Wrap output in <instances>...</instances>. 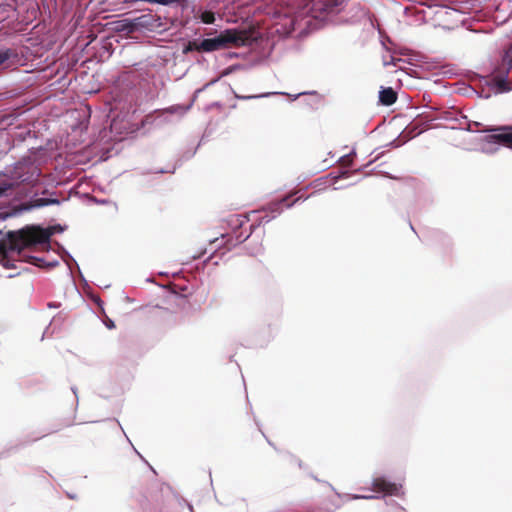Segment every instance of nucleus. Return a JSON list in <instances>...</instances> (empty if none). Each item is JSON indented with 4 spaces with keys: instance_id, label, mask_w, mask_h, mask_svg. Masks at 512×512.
I'll return each mask as SVG.
<instances>
[{
    "instance_id": "f257e3e1",
    "label": "nucleus",
    "mask_w": 512,
    "mask_h": 512,
    "mask_svg": "<svg viewBox=\"0 0 512 512\" xmlns=\"http://www.w3.org/2000/svg\"><path fill=\"white\" fill-rule=\"evenodd\" d=\"M52 232L39 227H27L19 231H9L0 242V256L17 253L30 244H44L49 241Z\"/></svg>"
},
{
    "instance_id": "f03ea898",
    "label": "nucleus",
    "mask_w": 512,
    "mask_h": 512,
    "mask_svg": "<svg viewBox=\"0 0 512 512\" xmlns=\"http://www.w3.org/2000/svg\"><path fill=\"white\" fill-rule=\"evenodd\" d=\"M40 170L32 158L25 157L11 166H7L0 180V198L8 190L20 183L33 184L38 181Z\"/></svg>"
},
{
    "instance_id": "7ed1b4c3",
    "label": "nucleus",
    "mask_w": 512,
    "mask_h": 512,
    "mask_svg": "<svg viewBox=\"0 0 512 512\" xmlns=\"http://www.w3.org/2000/svg\"><path fill=\"white\" fill-rule=\"evenodd\" d=\"M246 40L247 34L245 32L236 29H227L214 38L202 40L199 45V50L212 52L230 46H242L245 45Z\"/></svg>"
},
{
    "instance_id": "20e7f679",
    "label": "nucleus",
    "mask_w": 512,
    "mask_h": 512,
    "mask_svg": "<svg viewBox=\"0 0 512 512\" xmlns=\"http://www.w3.org/2000/svg\"><path fill=\"white\" fill-rule=\"evenodd\" d=\"M492 81L499 91L512 90V44L505 51L501 62L494 69Z\"/></svg>"
},
{
    "instance_id": "39448f33",
    "label": "nucleus",
    "mask_w": 512,
    "mask_h": 512,
    "mask_svg": "<svg viewBox=\"0 0 512 512\" xmlns=\"http://www.w3.org/2000/svg\"><path fill=\"white\" fill-rule=\"evenodd\" d=\"M373 489L376 492H381L386 495H397L400 486L396 483L390 482L383 477H377L373 480Z\"/></svg>"
},
{
    "instance_id": "423d86ee",
    "label": "nucleus",
    "mask_w": 512,
    "mask_h": 512,
    "mask_svg": "<svg viewBox=\"0 0 512 512\" xmlns=\"http://www.w3.org/2000/svg\"><path fill=\"white\" fill-rule=\"evenodd\" d=\"M498 130L499 133L489 136L490 141L512 147V126L501 127Z\"/></svg>"
},
{
    "instance_id": "0eeeda50",
    "label": "nucleus",
    "mask_w": 512,
    "mask_h": 512,
    "mask_svg": "<svg viewBox=\"0 0 512 512\" xmlns=\"http://www.w3.org/2000/svg\"><path fill=\"white\" fill-rule=\"evenodd\" d=\"M397 100V93L391 87L382 88L379 92V101L382 105L390 106Z\"/></svg>"
},
{
    "instance_id": "6e6552de",
    "label": "nucleus",
    "mask_w": 512,
    "mask_h": 512,
    "mask_svg": "<svg viewBox=\"0 0 512 512\" xmlns=\"http://www.w3.org/2000/svg\"><path fill=\"white\" fill-rule=\"evenodd\" d=\"M301 96H306L308 98H305L304 99V102L312 107V108H316L317 105L319 104L320 102V99H319V95L317 93V91H311V92H301V93H298V94H294V95H291V100L292 101H295L296 99H298L299 97Z\"/></svg>"
},
{
    "instance_id": "1a4fd4ad",
    "label": "nucleus",
    "mask_w": 512,
    "mask_h": 512,
    "mask_svg": "<svg viewBox=\"0 0 512 512\" xmlns=\"http://www.w3.org/2000/svg\"><path fill=\"white\" fill-rule=\"evenodd\" d=\"M203 89H197L194 93V97L192 99V101L184 106V105H173L167 109L164 110V112L166 113H170V114H178L180 116H183L187 111L190 110V108L192 107L196 97L198 96V94L202 91Z\"/></svg>"
},
{
    "instance_id": "9d476101",
    "label": "nucleus",
    "mask_w": 512,
    "mask_h": 512,
    "mask_svg": "<svg viewBox=\"0 0 512 512\" xmlns=\"http://www.w3.org/2000/svg\"><path fill=\"white\" fill-rule=\"evenodd\" d=\"M51 204H59L57 199H45V198H37L33 200L29 205L24 206V210H30L33 208L44 207Z\"/></svg>"
},
{
    "instance_id": "9b49d317",
    "label": "nucleus",
    "mask_w": 512,
    "mask_h": 512,
    "mask_svg": "<svg viewBox=\"0 0 512 512\" xmlns=\"http://www.w3.org/2000/svg\"><path fill=\"white\" fill-rule=\"evenodd\" d=\"M344 0H322V12H333L335 11Z\"/></svg>"
},
{
    "instance_id": "f8f14e48",
    "label": "nucleus",
    "mask_w": 512,
    "mask_h": 512,
    "mask_svg": "<svg viewBox=\"0 0 512 512\" xmlns=\"http://www.w3.org/2000/svg\"><path fill=\"white\" fill-rule=\"evenodd\" d=\"M276 94H284V93L283 92H266V93H262V94H258V95H247V96L238 95L235 93V97L237 99L250 100V99H258V98H266V97H270V96L276 95Z\"/></svg>"
},
{
    "instance_id": "ddd939ff",
    "label": "nucleus",
    "mask_w": 512,
    "mask_h": 512,
    "mask_svg": "<svg viewBox=\"0 0 512 512\" xmlns=\"http://www.w3.org/2000/svg\"><path fill=\"white\" fill-rule=\"evenodd\" d=\"M200 19L205 24H212L215 21V15L211 11H203L200 14Z\"/></svg>"
},
{
    "instance_id": "4468645a",
    "label": "nucleus",
    "mask_w": 512,
    "mask_h": 512,
    "mask_svg": "<svg viewBox=\"0 0 512 512\" xmlns=\"http://www.w3.org/2000/svg\"><path fill=\"white\" fill-rule=\"evenodd\" d=\"M126 2H148L152 4H160V5H168L172 3L174 0H125Z\"/></svg>"
},
{
    "instance_id": "2eb2a0df",
    "label": "nucleus",
    "mask_w": 512,
    "mask_h": 512,
    "mask_svg": "<svg viewBox=\"0 0 512 512\" xmlns=\"http://www.w3.org/2000/svg\"><path fill=\"white\" fill-rule=\"evenodd\" d=\"M10 254L2 255L0 262L4 268H16L15 264L8 258Z\"/></svg>"
},
{
    "instance_id": "dca6fc26",
    "label": "nucleus",
    "mask_w": 512,
    "mask_h": 512,
    "mask_svg": "<svg viewBox=\"0 0 512 512\" xmlns=\"http://www.w3.org/2000/svg\"><path fill=\"white\" fill-rule=\"evenodd\" d=\"M341 162V165L344 167H349L352 165L353 156L352 155H345L338 159Z\"/></svg>"
},
{
    "instance_id": "f3484780",
    "label": "nucleus",
    "mask_w": 512,
    "mask_h": 512,
    "mask_svg": "<svg viewBox=\"0 0 512 512\" xmlns=\"http://www.w3.org/2000/svg\"><path fill=\"white\" fill-rule=\"evenodd\" d=\"M8 59L7 53H0V64L5 62Z\"/></svg>"
},
{
    "instance_id": "a211bd4d",
    "label": "nucleus",
    "mask_w": 512,
    "mask_h": 512,
    "mask_svg": "<svg viewBox=\"0 0 512 512\" xmlns=\"http://www.w3.org/2000/svg\"><path fill=\"white\" fill-rule=\"evenodd\" d=\"M286 201H287V199H282V201H281V202H279V203L275 204V206H277V211H278V213H280V208H279V207H280L283 203H285Z\"/></svg>"
},
{
    "instance_id": "6ab92c4d",
    "label": "nucleus",
    "mask_w": 512,
    "mask_h": 512,
    "mask_svg": "<svg viewBox=\"0 0 512 512\" xmlns=\"http://www.w3.org/2000/svg\"><path fill=\"white\" fill-rule=\"evenodd\" d=\"M109 329H112L115 327L113 321L109 320V322L106 324Z\"/></svg>"
},
{
    "instance_id": "aec40b11",
    "label": "nucleus",
    "mask_w": 512,
    "mask_h": 512,
    "mask_svg": "<svg viewBox=\"0 0 512 512\" xmlns=\"http://www.w3.org/2000/svg\"><path fill=\"white\" fill-rule=\"evenodd\" d=\"M355 498H364V499H368V498H373V497H372V496H361V497L356 496Z\"/></svg>"
},
{
    "instance_id": "412c9836",
    "label": "nucleus",
    "mask_w": 512,
    "mask_h": 512,
    "mask_svg": "<svg viewBox=\"0 0 512 512\" xmlns=\"http://www.w3.org/2000/svg\"><path fill=\"white\" fill-rule=\"evenodd\" d=\"M291 205H292V203H287L286 207H290Z\"/></svg>"
},
{
    "instance_id": "4be33fe9",
    "label": "nucleus",
    "mask_w": 512,
    "mask_h": 512,
    "mask_svg": "<svg viewBox=\"0 0 512 512\" xmlns=\"http://www.w3.org/2000/svg\"><path fill=\"white\" fill-rule=\"evenodd\" d=\"M283 95L289 96L291 98V95H289V93H284Z\"/></svg>"
}]
</instances>
